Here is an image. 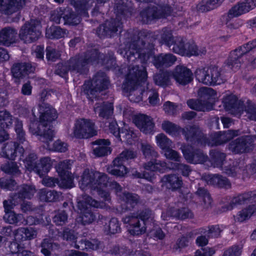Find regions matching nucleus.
<instances>
[{"label":"nucleus","instance_id":"obj_27","mask_svg":"<svg viewBox=\"0 0 256 256\" xmlns=\"http://www.w3.org/2000/svg\"><path fill=\"white\" fill-rule=\"evenodd\" d=\"M174 78L177 83L182 86H186L193 80L192 71L183 65H178L172 72Z\"/></svg>","mask_w":256,"mask_h":256},{"label":"nucleus","instance_id":"obj_24","mask_svg":"<svg viewBox=\"0 0 256 256\" xmlns=\"http://www.w3.org/2000/svg\"><path fill=\"white\" fill-rule=\"evenodd\" d=\"M119 196L122 212L133 210L140 202V196L135 193L124 192Z\"/></svg>","mask_w":256,"mask_h":256},{"label":"nucleus","instance_id":"obj_59","mask_svg":"<svg viewBox=\"0 0 256 256\" xmlns=\"http://www.w3.org/2000/svg\"><path fill=\"white\" fill-rule=\"evenodd\" d=\"M120 134V137L122 136L124 138V141H125L128 144H132L134 139L136 138V134L134 131L126 127L121 130Z\"/></svg>","mask_w":256,"mask_h":256},{"label":"nucleus","instance_id":"obj_1","mask_svg":"<svg viewBox=\"0 0 256 256\" xmlns=\"http://www.w3.org/2000/svg\"><path fill=\"white\" fill-rule=\"evenodd\" d=\"M125 48L118 52L126 58L130 64L128 72L126 76L122 88L129 100L133 102L142 100V96H148L150 104L152 106L160 105V100L158 91L147 82L148 74L145 66L132 65L140 60L146 64L154 54V40L146 30L138 31L130 30L124 35Z\"/></svg>","mask_w":256,"mask_h":256},{"label":"nucleus","instance_id":"obj_35","mask_svg":"<svg viewBox=\"0 0 256 256\" xmlns=\"http://www.w3.org/2000/svg\"><path fill=\"white\" fill-rule=\"evenodd\" d=\"M17 30L14 28L6 27L0 31V44L9 46L15 43L17 38Z\"/></svg>","mask_w":256,"mask_h":256},{"label":"nucleus","instance_id":"obj_53","mask_svg":"<svg viewBox=\"0 0 256 256\" xmlns=\"http://www.w3.org/2000/svg\"><path fill=\"white\" fill-rule=\"evenodd\" d=\"M66 30L58 26L51 27L46 30V36L50 39H59L64 36Z\"/></svg>","mask_w":256,"mask_h":256},{"label":"nucleus","instance_id":"obj_21","mask_svg":"<svg viewBox=\"0 0 256 256\" xmlns=\"http://www.w3.org/2000/svg\"><path fill=\"white\" fill-rule=\"evenodd\" d=\"M181 150L186 160L191 164H203L206 162L208 157L200 150L195 148L194 146L184 144Z\"/></svg>","mask_w":256,"mask_h":256},{"label":"nucleus","instance_id":"obj_25","mask_svg":"<svg viewBox=\"0 0 256 256\" xmlns=\"http://www.w3.org/2000/svg\"><path fill=\"white\" fill-rule=\"evenodd\" d=\"M256 6V0H244L232 7L228 13L230 18L238 17L249 12Z\"/></svg>","mask_w":256,"mask_h":256},{"label":"nucleus","instance_id":"obj_29","mask_svg":"<svg viewBox=\"0 0 256 256\" xmlns=\"http://www.w3.org/2000/svg\"><path fill=\"white\" fill-rule=\"evenodd\" d=\"M25 152L24 148L20 146V144L10 142L5 144L2 148V156L9 160H14L17 156H24Z\"/></svg>","mask_w":256,"mask_h":256},{"label":"nucleus","instance_id":"obj_31","mask_svg":"<svg viewBox=\"0 0 256 256\" xmlns=\"http://www.w3.org/2000/svg\"><path fill=\"white\" fill-rule=\"evenodd\" d=\"M176 60V57L171 53H162L154 56L152 62L157 69L161 70L174 65Z\"/></svg>","mask_w":256,"mask_h":256},{"label":"nucleus","instance_id":"obj_22","mask_svg":"<svg viewBox=\"0 0 256 256\" xmlns=\"http://www.w3.org/2000/svg\"><path fill=\"white\" fill-rule=\"evenodd\" d=\"M224 108L236 116H240L244 112V102L234 94L226 95L222 98Z\"/></svg>","mask_w":256,"mask_h":256},{"label":"nucleus","instance_id":"obj_39","mask_svg":"<svg viewBox=\"0 0 256 256\" xmlns=\"http://www.w3.org/2000/svg\"><path fill=\"white\" fill-rule=\"evenodd\" d=\"M62 193L56 190H49L44 188L40 190L38 192V197L42 202H54L60 200Z\"/></svg>","mask_w":256,"mask_h":256},{"label":"nucleus","instance_id":"obj_47","mask_svg":"<svg viewBox=\"0 0 256 256\" xmlns=\"http://www.w3.org/2000/svg\"><path fill=\"white\" fill-rule=\"evenodd\" d=\"M104 232L108 234H114L121 232L120 223L116 218H112L104 226Z\"/></svg>","mask_w":256,"mask_h":256},{"label":"nucleus","instance_id":"obj_48","mask_svg":"<svg viewBox=\"0 0 256 256\" xmlns=\"http://www.w3.org/2000/svg\"><path fill=\"white\" fill-rule=\"evenodd\" d=\"M218 0H202L196 5V10L200 12L210 11L220 6Z\"/></svg>","mask_w":256,"mask_h":256},{"label":"nucleus","instance_id":"obj_9","mask_svg":"<svg viewBox=\"0 0 256 256\" xmlns=\"http://www.w3.org/2000/svg\"><path fill=\"white\" fill-rule=\"evenodd\" d=\"M151 214L150 210L145 209L126 216L122 220L124 224H128V230L131 235L138 236L146 232V222L150 218Z\"/></svg>","mask_w":256,"mask_h":256},{"label":"nucleus","instance_id":"obj_43","mask_svg":"<svg viewBox=\"0 0 256 256\" xmlns=\"http://www.w3.org/2000/svg\"><path fill=\"white\" fill-rule=\"evenodd\" d=\"M18 192L14 194V197H16L20 202L25 198L30 199L36 192L34 186L27 184L18 186Z\"/></svg>","mask_w":256,"mask_h":256},{"label":"nucleus","instance_id":"obj_38","mask_svg":"<svg viewBox=\"0 0 256 256\" xmlns=\"http://www.w3.org/2000/svg\"><path fill=\"white\" fill-rule=\"evenodd\" d=\"M168 216L174 217L179 219L184 220L188 218H192V213L188 208H182L181 209H177L174 208H169L167 210L166 214L162 212V217L164 220H168L166 218V215Z\"/></svg>","mask_w":256,"mask_h":256},{"label":"nucleus","instance_id":"obj_19","mask_svg":"<svg viewBox=\"0 0 256 256\" xmlns=\"http://www.w3.org/2000/svg\"><path fill=\"white\" fill-rule=\"evenodd\" d=\"M72 162L66 160L60 162L56 166L60 178V186L62 188H72L74 186V178L70 172Z\"/></svg>","mask_w":256,"mask_h":256},{"label":"nucleus","instance_id":"obj_15","mask_svg":"<svg viewBox=\"0 0 256 256\" xmlns=\"http://www.w3.org/2000/svg\"><path fill=\"white\" fill-rule=\"evenodd\" d=\"M172 46L174 52L188 57L204 55L206 52V48L198 47L193 42H186L185 38L180 36L175 38Z\"/></svg>","mask_w":256,"mask_h":256},{"label":"nucleus","instance_id":"obj_11","mask_svg":"<svg viewBox=\"0 0 256 256\" xmlns=\"http://www.w3.org/2000/svg\"><path fill=\"white\" fill-rule=\"evenodd\" d=\"M200 99H190L187 104L192 109L198 111H209L212 109L213 104L217 98V93L212 88L202 87L198 90Z\"/></svg>","mask_w":256,"mask_h":256},{"label":"nucleus","instance_id":"obj_28","mask_svg":"<svg viewBox=\"0 0 256 256\" xmlns=\"http://www.w3.org/2000/svg\"><path fill=\"white\" fill-rule=\"evenodd\" d=\"M246 54L244 46H242L232 51L224 63V66L227 68V70L236 72L239 70L240 66V59Z\"/></svg>","mask_w":256,"mask_h":256},{"label":"nucleus","instance_id":"obj_33","mask_svg":"<svg viewBox=\"0 0 256 256\" xmlns=\"http://www.w3.org/2000/svg\"><path fill=\"white\" fill-rule=\"evenodd\" d=\"M24 4L25 0H0V11L10 15L22 8Z\"/></svg>","mask_w":256,"mask_h":256},{"label":"nucleus","instance_id":"obj_45","mask_svg":"<svg viewBox=\"0 0 256 256\" xmlns=\"http://www.w3.org/2000/svg\"><path fill=\"white\" fill-rule=\"evenodd\" d=\"M256 212V206H248V207L240 211L234 216L236 222H242L249 218Z\"/></svg>","mask_w":256,"mask_h":256},{"label":"nucleus","instance_id":"obj_44","mask_svg":"<svg viewBox=\"0 0 256 256\" xmlns=\"http://www.w3.org/2000/svg\"><path fill=\"white\" fill-rule=\"evenodd\" d=\"M172 74L168 70L162 71L154 76V81L157 86L166 87L171 84L170 77Z\"/></svg>","mask_w":256,"mask_h":256},{"label":"nucleus","instance_id":"obj_23","mask_svg":"<svg viewBox=\"0 0 256 256\" xmlns=\"http://www.w3.org/2000/svg\"><path fill=\"white\" fill-rule=\"evenodd\" d=\"M256 199V192H249L239 194L231 198L228 204H224L220 210L222 212L230 210L238 205L244 204L250 200H255Z\"/></svg>","mask_w":256,"mask_h":256},{"label":"nucleus","instance_id":"obj_26","mask_svg":"<svg viewBox=\"0 0 256 256\" xmlns=\"http://www.w3.org/2000/svg\"><path fill=\"white\" fill-rule=\"evenodd\" d=\"M13 234L15 242L11 244L10 246H14L18 248L19 246L18 242L34 238L36 236L37 232L33 228L20 227L16 230Z\"/></svg>","mask_w":256,"mask_h":256},{"label":"nucleus","instance_id":"obj_46","mask_svg":"<svg viewBox=\"0 0 256 256\" xmlns=\"http://www.w3.org/2000/svg\"><path fill=\"white\" fill-rule=\"evenodd\" d=\"M144 168L146 170L154 172H164L168 169L167 164L164 161L154 160H150L144 164Z\"/></svg>","mask_w":256,"mask_h":256},{"label":"nucleus","instance_id":"obj_7","mask_svg":"<svg viewBox=\"0 0 256 256\" xmlns=\"http://www.w3.org/2000/svg\"><path fill=\"white\" fill-rule=\"evenodd\" d=\"M175 0L172 2L168 0L166 2H162L156 6H149L140 12V20L142 24H149L156 20L174 16L177 11L182 10V6L177 4L179 0Z\"/></svg>","mask_w":256,"mask_h":256},{"label":"nucleus","instance_id":"obj_32","mask_svg":"<svg viewBox=\"0 0 256 256\" xmlns=\"http://www.w3.org/2000/svg\"><path fill=\"white\" fill-rule=\"evenodd\" d=\"M208 184L214 186L228 189L231 188V182L226 176L220 174H208L202 176Z\"/></svg>","mask_w":256,"mask_h":256},{"label":"nucleus","instance_id":"obj_40","mask_svg":"<svg viewBox=\"0 0 256 256\" xmlns=\"http://www.w3.org/2000/svg\"><path fill=\"white\" fill-rule=\"evenodd\" d=\"M94 144L98 145L94 149V154L96 156L100 157L110 154L112 149L110 147V142L108 140L98 139L94 142Z\"/></svg>","mask_w":256,"mask_h":256},{"label":"nucleus","instance_id":"obj_2","mask_svg":"<svg viewBox=\"0 0 256 256\" xmlns=\"http://www.w3.org/2000/svg\"><path fill=\"white\" fill-rule=\"evenodd\" d=\"M95 62L106 65L108 69H111L116 65V60L112 56L108 58L103 54H99L97 50L91 49L86 54L76 55L66 62L58 64L56 72L63 78H66L68 72L72 74L86 75L89 71V64Z\"/></svg>","mask_w":256,"mask_h":256},{"label":"nucleus","instance_id":"obj_58","mask_svg":"<svg viewBox=\"0 0 256 256\" xmlns=\"http://www.w3.org/2000/svg\"><path fill=\"white\" fill-rule=\"evenodd\" d=\"M14 130L17 136V140L20 144H23L26 141L25 132L23 130L22 122L18 119L14 121Z\"/></svg>","mask_w":256,"mask_h":256},{"label":"nucleus","instance_id":"obj_3","mask_svg":"<svg viewBox=\"0 0 256 256\" xmlns=\"http://www.w3.org/2000/svg\"><path fill=\"white\" fill-rule=\"evenodd\" d=\"M115 18L106 20L96 29V34L101 38H112L121 32L122 18L130 16L134 11L133 4L128 0H116L114 6Z\"/></svg>","mask_w":256,"mask_h":256},{"label":"nucleus","instance_id":"obj_18","mask_svg":"<svg viewBox=\"0 0 256 256\" xmlns=\"http://www.w3.org/2000/svg\"><path fill=\"white\" fill-rule=\"evenodd\" d=\"M72 130L73 136L79 139L88 138L97 134L94 123L90 119L76 120Z\"/></svg>","mask_w":256,"mask_h":256},{"label":"nucleus","instance_id":"obj_14","mask_svg":"<svg viewBox=\"0 0 256 256\" xmlns=\"http://www.w3.org/2000/svg\"><path fill=\"white\" fill-rule=\"evenodd\" d=\"M196 79L204 84L214 86L224 82L226 80L218 66L198 68L195 72Z\"/></svg>","mask_w":256,"mask_h":256},{"label":"nucleus","instance_id":"obj_61","mask_svg":"<svg viewBox=\"0 0 256 256\" xmlns=\"http://www.w3.org/2000/svg\"><path fill=\"white\" fill-rule=\"evenodd\" d=\"M141 148L146 158H156L158 156V152L155 150L154 147L149 144H142Z\"/></svg>","mask_w":256,"mask_h":256},{"label":"nucleus","instance_id":"obj_64","mask_svg":"<svg viewBox=\"0 0 256 256\" xmlns=\"http://www.w3.org/2000/svg\"><path fill=\"white\" fill-rule=\"evenodd\" d=\"M0 186L2 188L12 190L16 187V182L12 179L2 178H0Z\"/></svg>","mask_w":256,"mask_h":256},{"label":"nucleus","instance_id":"obj_5","mask_svg":"<svg viewBox=\"0 0 256 256\" xmlns=\"http://www.w3.org/2000/svg\"><path fill=\"white\" fill-rule=\"evenodd\" d=\"M40 120L30 122V132L40 136V140L43 142H51L54 135V131L49 124L58 118L56 110L48 104L42 103L40 106Z\"/></svg>","mask_w":256,"mask_h":256},{"label":"nucleus","instance_id":"obj_8","mask_svg":"<svg viewBox=\"0 0 256 256\" xmlns=\"http://www.w3.org/2000/svg\"><path fill=\"white\" fill-rule=\"evenodd\" d=\"M210 159L207 161L212 166L219 168L229 176L237 177L245 170V162L244 160H239L232 162V164L222 166L226 158V154L218 150H212L210 153Z\"/></svg>","mask_w":256,"mask_h":256},{"label":"nucleus","instance_id":"obj_54","mask_svg":"<svg viewBox=\"0 0 256 256\" xmlns=\"http://www.w3.org/2000/svg\"><path fill=\"white\" fill-rule=\"evenodd\" d=\"M175 38L172 36V30L168 28H162L160 36V40L169 48H171Z\"/></svg>","mask_w":256,"mask_h":256},{"label":"nucleus","instance_id":"obj_17","mask_svg":"<svg viewBox=\"0 0 256 256\" xmlns=\"http://www.w3.org/2000/svg\"><path fill=\"white\" fill-rule=\"evenodd\" d=\"M42 34L39 22L30 20L22 26L19 32V37L24 43L30 44L37 40Z\"/></svg>","mask_w":256,"mask_h":256},{"label":"nucleus","instance_id":"obj_16","mask_svg":"<svg viewBox=\"0 0 256 256\" xmlns=\"http://www.w3.org/2000/svg\"><path fill=\"white\" fill-rule=\"evenodd\" d=\"M136 156L133 151L125 150L114 160L112 164L107 168L108 172L118 177H124L128 172V169L124 165V162L134 158Z\"/></svg>","mask_w":256,"mask_h":256},{"label":"nucleus","instance_id":"obj_4","mask_svg":"<svg viewBox=\"0 0 256 256\" xmlns=\"http://www.w3.org/2000/svg\"><path fill=\"white\" fill-rule=\"evenodd\" d=\"M184 138L188 142L200 146H220L240 134L239 130H230L226 131L212 133L208 138L196 127L188 128L184 130Z\"/></svg>","mask_w":256,"mask_h":256},{"label":"nucleus","instance_id":"obj_42","mask_svg":"<svg viewBox=\"0 0 256 256\" xmlns=\"http://www.w3.org/2000/svg\"><path fill=\"white\" fill-rule=\"evenodd\" d=\"M192 127H196V126H188L184 128H182L179 126L168 120H164L162 124V130L166 134L172 136H178L181 131L182 132V134L184 136V130Z\"/></svg>","mask_w":256,"mask_h":256},{"label":"nucleus","instance_id":"obj_34","mask_svg":"<svg viewBox=\"0 0 256 256\" xmlns=\"http://www.w3.org/2000/svg\"><path fill=\"white\" fill-rule=\"evenodd\" d=\"M34 70L35 67L30 63H16L12 66L11 72L14 77L20 78L33 72Z\"/></svg>","mask_w":256,"mask_h":256},{"label":"nucleus","instance_id":"obj_37","mask_svg":"<svg viewBox=\"0 0 256 256\" xmlns=\"http://www.w3.org/2000/svg\"><path fill=\"white\" fill-rule=\"evenodd\" d=\"M94 3V0H71V4L75 8L78 14L86 18L88 16V10Z\"/></svg>","mask_w":256,"mask_h":256},{"label":"nucleus","instance_id":"obj_55","mask_svg":"<svg viewBox=\"0 0 256 256\" xmlns=\"http://www.w3.org/2000/svg\"><path fill=\"white\" fill-rule=\"evenodd\" d=\"M2 171L12 175H18L20 173L18 166L15 162H8L0 166Z\"/></svg>","mask_w":256,"mask_h":256},{"label":"nucleus","instance_id":"obj_52","mask_svg":"<svg viewBox=\"0 0 256 256\" xmlns=\"http://www.w3.org/2000/svg\"><path fill=\"white\" fill-rule=\"evenodd\" d=\"M157 145L164 152L172 147V142L164 134H160L156 136Z\"/></svg>","mask_w":256,"mask_h":256},{"label":"nucleus","instance_id":"obj_56","mask_svg":"<svg viewBox=\"0 0 256 256\" xmlns=\"http://www.w3.org/2000/svg\"><path fill=\"white\" fill-rule=\"evenodd\" d=\"M244 112H246V116L249 120L256 122V106L250 100L244 104Z\"/></svg>","mask_w":256,"mask_h":256},{"label":"nucleus","instance_id":"obj_50","mask_svg":"<svg viewBox=\"0 0 256 256\" xmlns=\"http://www.w3.org/2000/svg\"><path fill=\"white\" fill-rule=\"evenodd\" d=\"M3 218L6 222L10 224L20 225L23 224V215L17 214L14 211L6 212Z\"/></svg>","mask_w":256,"mask_h":256},{"label":"nucleus","instance_id":"obj_51","mask_svg":"<svg viewBox=\"0 0 256 256\" xmlns=\"http://www.w3.org/2000/svg\"><path fill=\"white\" fill-rule=\"evenodd\" d=\"M80 244H84V246H82L80 247V246H79L78 244H75L74 247L76 249H79L81 250H84L85 249L97 250L102 247L101 242L96 239H93L91 240H82L80 241Z\"/></svg>","mask_w":256,"mask_h":256},{"label":"nucleus","instance_id":"obj_36","mask_svg":"<svg viewBox=\"0 0 256 256\" xmlns=\"http://www.w3.org/2000/svg\"><path fill=\"white\" fill-rule=\"evenodd\" d=\"M162 186L175 190L180 188L182 184L181 178L174 174L164 175L161 179Z\"/></svg>","mask_w":256,"mask_h":256},{"label":"nucleus","instance_id":"obj_30","mask_svg":"<svg viewBox=\"0 0 256 256\" xmlns=\"http://www.w3.org/2000/svg\"><path fill=\"white\" fill-rule=\"evenodd\" d=\"M133 122L140 130L145 134H152L154 124L152 118L144 114L134 116Z\"/></svg>","mask_w":256,"mask_h":256},{"label":"nucleus","instance_id":"obj_49","mask_svg":"<svg viewBox=\"0 0 256 256\" xmlns=\"http://www.w3.org/2000/svg\"><path fill=\"white\" fill-rule=\"evenodd\" d=\"M13 117L6 110L0 111V131L10 128L13 123Z\"/></svg>","mask_w":256,"mask_h":256},{"label":"nucleus","instance_id":"obj_10","mask_svg":"<svg viewBox=\"0 0 256 256\" xmlns=\"http://www.w3.org/2000/svg\"><path fill=\"white\" fill-rule=\"evenodd\" d=\"M110 80L106 74L101 71L98 72L92 80L86 81L82 87V91L88 99H96L98 94L106 89L110 86Z\"/></svg>","mask_w":256,"mask_h":256},{"label":"nucleus","instance_id":"obj_6","mask_svg":"<svg viewBox=\"0 0 256 256\" xmlns=\"http://www.w3.org/2000/svg\"><path fill=\"white\" fill-rule=\"evenodd\" d=\"M108 183V179L106 174L86 168L80 176L78 185L82 190L96 191L104 200L110 202V194L105 190Z\"/></svg>","mask_w":256,"mask_h":256},{"label":"nucleus","instance_id":"obj_62","mask_svg":"<svg viewBox=\"0 0 256 256\" xmlns=\"http://www.w3.org/2000/svg\"><path fill=\"white\" fill-rule=\"evenodd\" d=\"M64 24L74 26L80 22V17L74 12H70L68 14H64L62 17Z\"/></svg>","mask_w":256,"mask_h":256},{"label":"nucleus","instance_id":"obj_57","mask_svg":"<svg viewBox=\"0 0 256 256\" xmlns=\"http://www.w3.org/2000/svg\"><path fill=\"white\" fill-rule=\"evenodd\" d=\"M14 130L17 136V140L20 144H23L26 141L25 132L23 130L22 122L18 119L14 121Z\"/></svg>","mask_w":256,"mask_h":256},{"label":"nucleus","instance_id":"obj_12","mask_svg":"<svg viewBox=\"0 0 256 256\" xmlns=\"http://www.w3.org/2000/svg\"><path fill=\"white\" fill-rule=\"evenodd\" d=\"M26 152L24 156H20V160L24 162L25 167L29 171H34L40 177L46 174L52 167L50 159L45 157L42 158L39 162H37V156L33 152H29L28 149L24 150Z\"/></svg>","mask_w":256,"mask_h":256},{"label":"nucleus","instance_id":"obj_20","mask_svg":"<svg viewBox=\"0 0 256 256\" xmlns=\"http://www.w3.org/2000/svg\"><path fill=\"white\" fill-rule=\"evenodd\" d=\"M254 136H244L232 141L228 144V149L236 154L248 152L254 147Z\"/></svg>","mask_w":256,"mask_h":256},{"label":"nucleus","instance_id":"obj_13","mask_svg":"<svg viewBox=\"0 0 256 256\" xmlns=\"http://www.w3.org/2000/svg\"><path fill=\"white\" fill-rule=\"evenodd\" d=\"M106 206L104 202L96 200L87 194H82L78 202V208L82 213L80 218L82 224H90L96 220V216L92 211L91 207L102 208Z\"/></svg>","mask_w":256,"mask_h":256},{"label":"nucleus","instance_id":"obj_60","mask_svg":"<svg viewBox=\"0 0 256 256\" xmlns=\"http://www.w3.org/2000/svg\"><path fill=\"white\" fill-rule=\"evenodd\" d=\"M54 246H56V244L52 243L50 239L45 238L41 244V252L44 256H50V250Z\"/></svg>","mask_w":256,"mask_h":256},{"label":"nucleus","instance_id":"obj_63","mask_svg":"<svg viewBox=\"0 0 256 256\" xmlns=\"http://www.w3.org/2000/svg\"><path fill=\"white\" fill-rule=\"evenodd\" d=\"M68 218V214L64 210L58 211L53 217V222L57 226H62L66 224Z\"/></svg>","mask_w":256,"mask_h":256},{"label":"nucleus","instance_id":"obj_41","mask_svg":"<svg viewBox=\"0 0 256 256\" xmlns=\"http://www.w3.org/2000/svg\"><path fill=\"white\" fill-rule=\"evenodd\" d=\"M94 110L100 117L108 119L111 118L114 114V105L112 103L108 102L97 103Z\"/></svg>","mask_w":256,"mask_h":256}]
</instances>
